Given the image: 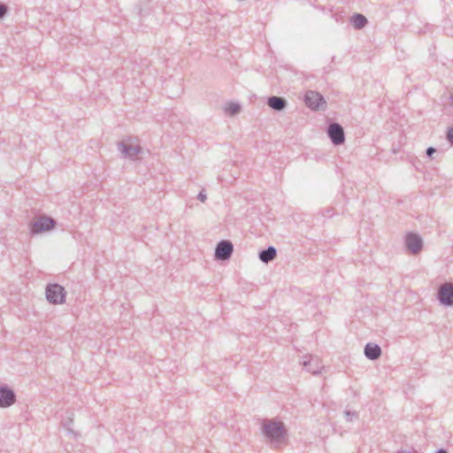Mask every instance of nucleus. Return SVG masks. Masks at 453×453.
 <instances>
[{"mask_svg":"<svg viewBox=\"0 0 453 453\" xmlns=\"http://www.w3.org/2000/svg\"><path fill=\"white\" fill-rule=\"evenodd\" d=\"M262 433L272 443H280L286 439L288 431L282 422L265 419Z\"/></svg>","mask_w":453,"mask_h":453,"instance_id":"obj_1","label":"nucleus"},{"mask_svg":"<svg viewBox=\"0 0 453 453\" xmlns=\"http://www.w3.org/2000/svg\"><path fill=\"white\" fill-rule=\"evenodd\" d=\"M46 298L53 304L64 303L65 301V290L58 283L49 284L46 288Z\"/></svg>","mask_w":453,"mask_h":453,"instance_id":"obj_2","label":"nucleus"},{"mask_svg":"<svg viewBox=\"0 0 453 453\" xmlns=\"http://www.w3.org/2000/svg\"><path fill=\"white\" fill-rule=\"evenodd\" d=\"M56 220L50 217L42 216L30 224L29 231L31 234H38L55 227Z\"/></svg>","mask_w":453,"mask_h":453,"instance_id":"obj_3","label":"nucleus"},{"mask_svg":"<svg viewBox=\"0 0 453 453\" xmlns=\"http://www.w3.org/2000/svg\"><path fill=\"white\" fill-rule=\"evenodd\" d=\"M404 245L413 255L418 254L423 249V239L418 234L409 232L404 236Z\"/></svg>","mask_w":453,"mask_h":453,"instance_id":"obj_4","label":"nucleus"},{"mask_svg":"<svg viewBox=\"0 0 453 453\" xmlns=\"http://www.w3.org/2000/svg\"><path fill=\"white\" fill-rule=\"evenodd\" d=\"M326 133L334 145H342L344 143V129L339 123L334 122L329 124Z\"/></svg>","mask_w":453,"mask_h":453,"instance_id":"obj_5","label":"nucleus"},{"mask_svg":"<svg viewBox=\"0 0 453 453\" xmlns=\"http://www.w3.org/2000/svg\"><path fill=\"white\" fill-rule=\"evenodd\" d=\"M304 103L307 107L313 111H318L326 105V100L321 94L317 91L309 90L304 95Z\"/></svg>","mask_w":453,"mask_h":453,"instance_id":"obj_6","label":"nucleus"},{"mask_svg":"<svg viewBox=\"0 0 453 453\" xmlns=\"http://www.w3.org/2000/svg\"><path fill=\"white\" fill-rule=\"evenodd\" d=\"M234 251V245L228 240H222L218 242L215 249V258L220 261L227 260L231 257Z\"/></svg>","mask_w":453,"mask_h":453,"instance_id":"obj_7","label":"nucleus"},{"mask_svg":"<svg viewBox=\"0 0 453 453\" xmlns=\"http://www.w3.org/2000/svg\"><path fill=\"white\" fill-rule=\"evenodd\" d=\"M437 299L444 306L453 305V284H442L437 292Z\"/></svg>","mask_w":453,"mask_h":453,"instance_id":"obj_8","label":"nucleus"},{"mask_svg":"<svg viewBox=\"0 0 453 453\" xmlns=\"http://www.w3.org/2000/svg\"><path fill=\"white\" fill-rule=\"evenodd\" d=\"M15 402V392L7 385L0 386V408H8Z\"/></svg>","mask_w":453,"mask_h":453,"instance_id":"obj_9","label":"nucleus"},{"mask_svg":"<svg viewBox=\"0 0 453 453\" xmlns=\"http://www.w3.org/2000/svg\"><path fill=\"white\" fill-rule=\"evenodd\" d=\"M303 368L306 369L307 372L312 374H319L321 372L324 365H322L321 360L318 357L310 356L309 359H304L302 362Z\"/></svg>","mask_w":453,"mask_h":453,"instance_id":"obj_10","label":"nucleus"},{"mask_svg":"<svg viewBox=\"0 0 453 453\" xmlns=\"http://www.w3.org/2000/svg\"><path fill=\"white\" fill-rule=\"evenodd\" d=\"M118 149L123 154V157L130 159H135L136 156L142 152L141 146H132L123 142L118 143Z\"/></svg>","mask_w":453,"mask_h":453,"instance_id":"obj_11","label":"nucleus"},{"mask_svg":"<svg viewBox=\"0 0 453 453\" xmlns=\"http://www.w3.org/2000/svg\"><path fill=\"white\" fill-rule=\"evenodd\" d=\"M365 356L370 360H377L381 356V349L379 344L369 342L365 346Z\"/></svg>","mask_w":453,"mask_h":453,"instance_id":"obj_12","label":"nucleus"},{"mask_svg":"<svg viewBox=\"0 0 453 453\" xmlns=\"http://www.w3.org/2000/svg\"><path fill=\"white\" fill-rule=\"evenodd\" d=\"M267 105L276 111H281L286 109L288 103L281 96H273L267 98Z\"/></svg>","mask_w":453,"mask_h":453,"instance_id":"obj_13","label":"nucleus"},{"mask_svg":"<svg viewBox=\"0 0 453 453\" xmlns=\"http://www.w3.org/2000/svg\"><path fill=\"white\" fill-rule=\"evenodd\" d=\"M276 256L277 250L273 246H269L268 248L260 250L258 254L259 259L265 264L273 261Z\"/></svg>","mask_w":453,"mask_h":453,"instance_id":"obj_14","label":"nucleus"},{"mask_svg":"<svg viewBox=\"0 0 453 453\" xmlns=\"http://www.w3.org/2000/svg\"><path fill=\"white\" fill-rule=\"evenodd\" d=\"M350 22L354 28L356 29H361L363 28L367 23V19L361 13H355L350 19Z\"/></svg>","mask_w":453,"mask_h":453,"instance_id":"obj_15","label":"nucleus"},{"mask_svg":"<svg viewBox=\"0 0 453 453\" xmlns=\"http://www.w3.org/2000/svg\"><path fill=\"white\" fill-rule=\"evenodd\" d=\"M225 111L230 116H234L241 111V105L238 103H229L226 106Z\"/></svg>","mask_w":453,"mask_h":453,"instance_id":"obj_16","label":"nucleus"},{"mask_svg":"<svg viewBox=\"0 0 453 453\" xmlns=\"http://www.w3.org/2000/svg\"><path fill=\"white\" fill-rule=\"evenodd\" d=\"M344 415L348 421H351L353 419V418L357 417V413L356 411H345Z\"/></svg>","mask_w":453,"mask_h":453,"instance_id":"obj_17","label":"nucleus"},{"mask_svg":"<svg viewBox=\"0 0 453 453\" xmlns=\"http://www.w3.org/2000/svg\"><path fill=\"white\" fill-rule=\"evenodd\" d=\"M322 215L325 218H331L334 215V208L325 209Z\"/></svg>","mask_w":453,"mask_h":453,"instance_id":"obj_18","label":"nucleus"},{"mask_svg":"<svg viewBox=\"0 0 453 453\" xmlns=\"http://www.w3.org/2000/svg\"><path fill=\"white\" fill-rule=\"evenodd\" d=\"M197 199L202 202V203H204L207 199V196L206 194L204 193V189H202L198 195H197Z\"/></svg>","mask_w":453,"mask_h":453,"instance_id":"obj_19","label":"nucleus"},{"mask_svg":"<svg viewBox=\"0 0 453 453\" xmlns=\"http://www.w3.org/2000/svg\"><path fill=\"white\" fill-rule=\"evenodd\" d=\"M8 8L5 4H0V19L4 18L7 13Z\"/></svg>","mask_w":453,"mask_h":453,"instance_id":"obj_20","label":"nucleus"},{"mask_svg":"<svg viewBox=\"0 0 453 453\" xmlns=\"http://www.w3.org/2000/svg\"><path fill=\"white\" fill-rule=\"evenodd\" d=\"M447 139L453 145V127H449L447 132Z\"/></svg>","mask_w":453,"mask_h":453,"instance_id":"obj_21","label":"nucleus"},{"mask_svg":"<svg viewBox=\"0 0 453 453\" xmlns=\"http://www.w3.org/2000/svg\"><path fill=\"white\" fill-rule=\"evenodd\" d=\"M435 151L436 150L434 147H428L426 150V154L427 157H432Z\"/></svg>","mask_w":453,"mask_h":453,"instance_id":"obj_22","label":"nucleus"},{"mask_svg":"<svg viewBox=\"0 0 453 453\" xmlns=\"http://www.w3.org/2000/svg\"><path fill=\"white\" fill-rule=\"evenodd\" d=\"M397 453H412V452L409 449H400L397 451Z\"/></svg>","mask_w":453,"mask_h":453,"instance_id":"obj_23","label":"nucleus"},{"mask_svg":"<svg viewBox=\"0 0 453 453\" xmlns=\"http://www.w3.org/2000/svg\"><path fill=\"white\" fill-rule=\"evenodd\" d=\"M435 453H449V452L444 449H440Z\"/></svg>","mask_w":453,"mask_h":453,"instance_id":"obj_24","label":"nucleus"}]
</instances>
